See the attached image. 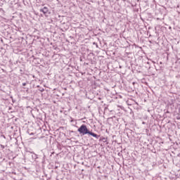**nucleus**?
Instances as JSON below:
<instances>
[{
  "instance_id": "obj_1",
  "label": "nucleus",
  "mask_w": 180,
  "mask_h": 180,
  "mask_svg": "<svg viewBox=\"0 0 180 180\" xmlns=\"http://www.w3.org/2000/svg\"><path fill=\"white\" fill-rule=\"evenodd\" d=\"M77 131L80 134H82L83 136H85V134H89L90 131L88 130V128L86 127V125L82 124L78 129Z\"/></svg>"
},
{
  "instance_id": "obj_2",
  "label": "nucleus",
  "mask_w": 180,
  "mask_h": 180,
  "mask_svg": "<svg viewBox=\"0 0 180 180\" xmlns=\"http://www.w3.org/2000/svg\"><path fill=\"white\" fill-rule=\"evenodd\" d=\"M39 12H42V13H44V15H46L47 13L49 12V8L44 7L43 8H41L39 10Z\"/></svg>"
},
{
  "instance_id": "obj_3",
  "label": "nucleus",
  "mask_w": 180,
  "mask_h": 180,
  "mask_svg": "<svg viewBox=\"0 0 180 180\" xmlns=\"http://www.w3.org/2000/svg\"><path fill=\"white\" fill-rule=\"evenodd\" d=\"M89 134L90 136H92L93 137H96V139H99V136L92 131H90V132H89Z\"/></svg>"
},
{
  "instance_id": "obj_4",
  "label": "nucleus",
  "mask_w": 180,
  "mask_h": 180,
  "mask_svg": "<svg viewBox=\"0 0 180 180\" xmlns=\"http://www.w3.org/2000/svg\"><path fill=\"white\" fill-rule=\"evenodd\" d=\"M22 86H26V83H22Z\"/></svg>"
},
{
  "instance_id": "obj_5",
  "label": "nucleus",
  "mask_w": 180,
  "mask_h": 180,
  "mask_svg": "<svg viewBox=\"0 0 180 180\" xmlns=\"http://www.w3.org/2000/svg\"><path fill=\"white\" fill-rule=\"evenodd\" d=\"M1 147H2V148H5V147L4 146H2V145H1Z\"/></svg>"
},
{
  "instance_id": "obj_6",
  "label": "nucleus",
  "mask_w": 180,
  "mask_h": 180,
  "mask_svg": "<svg viewBox=\"0 0 180 180\" xmlns=\"http://www.w3.org/2000/svg\"><path fill=\"white\" fill-rule=\"evenodd\" d=\"M32 154H34V153L32 152Z\"/></svg>"
}]
</instances>
